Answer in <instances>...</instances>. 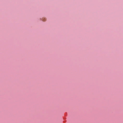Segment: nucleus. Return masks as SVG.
<instances>
[{
	"label": "nucleus",
	"instance_id": "obj_1",
	"mask_svg": "<svg viewBox=\"0 0 123 123\" xmlns=\"http://www.w3.org/2000/svg\"><path fill=\"white\" fill-rule=\"evenodd\" d=\"M46 20V19L45 18H43V21H45Z\"/></svg>",
	"mask_w": 123,
	"mask_h": 123
}]
</instances>
